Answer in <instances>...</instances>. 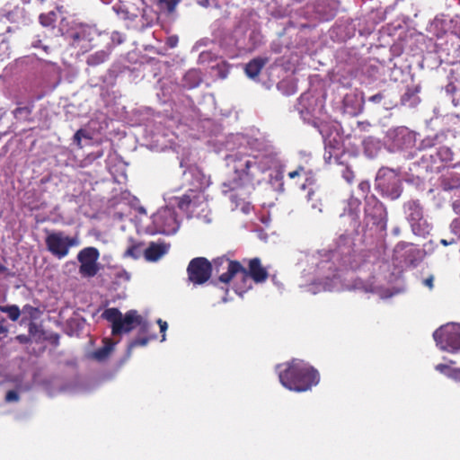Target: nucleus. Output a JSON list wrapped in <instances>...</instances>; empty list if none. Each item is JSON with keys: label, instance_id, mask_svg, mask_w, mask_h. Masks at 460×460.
<instances>
[{"label": "nucleus", "instance_id": "nucleus-1", "mask_svg": "<svg viewBox=\"0 0 460 460\" xmlns=\"http://www.w3.org/2000/svg\"><path fill=\"white\" fill-rule=\"evenodd\" d=\"M213 263L217 272H219L220 269H226V272L219 276V280L223 283H228L234 277L240 276L242 285L235 288L240 296L251 288V278L257 283L263 282L268 278V272L258 258L250 260L249 270L243 268L238 261H230L226 257L217 258Z\"/></svg>", "mask_w": 460, "mask_h": 460}, {"label": "nucleus", "instance_id": "nucleus-2", "mask_svg": "<svg viewBox=\"0 0 460 460\" xmlns=\"http://www.w3.org/2000/svg\"><path fill=\"white\" fill-rule=\"evenodd\" d=\"M278 368L281 385L291 391L305 392L319 382L318 372L300 359H293Z\"/></svg>", "mask_w": 460, "mask_h": 460}, {"label": "nucleus", "instance_id": "nucleus-3", "mask_svg": "<svg viewBox=\"0 0 460 460\" xmlns=\"http://www.w3.org/2000/svg\"><path fill=\"white\" fill-rule=\"evenodd\" d=\"M102 317L111 323L112 334L128 333L139 326L141 332H146L150 327L149 323L136 310H129L125 314L117 308H109L102 313Z\"/></svg>", "mask_w": 460, "mask_h": 460}, {"label": "nucleus", "instance_id": "nucleus-4", "mask_svg": "<svg viewBox=\"0 0 460 460\" xmlns=\"http://www.w3.org/2000/svg\"><path fill=\"white\" fill-rule=\"evenodd\" d=\"M45 243L48 251L61 260L68 255L72 247L80 245V238L77 234L69 236L63 231H47Z\"/></svg>", "mask_w": 460, "mask_h": 460}, {"label": "nucleus", "instance_id": "nucleus-5", "mask_svg": "<svg viewBox=\"0 0 460 460\" xmlns=\"http://www.w3.org/2000/svg\"><path fill=\"white\" fill-rule=\"evenodd\" d=\"M433 338L439 349L449 353L460 352V323H448L433 333Z\"/></svg>", "mask_w": 460, "mask_h": 460}, {"label": "nucleus", "instance_id": "nucleus-6", "mask_svg": "<svg viewBox=\"0 0 460 460\" xmlns=\"http://www.w3.org/2000/svg\"><path fill=\"white\" fill-rule=\"evenodd\" d=\"M376 185L384 195L391 199H396L401 195L400 180L393 170H379L376 178Z\"/></svg>", "mask_w": 460, "mask_h": 460}, {"label": "nucleus", "instance_id": "nucleus-7", "mask_svg": "<svg viewBox=\"0 0 460 460\" xmlns=\"http://www.w3.org/2000/svg\"><path fill=\"white\" fill-rule=\"evenodd\" d=\"M99 257L100 252L94 247H86L78 252L79 272L83 277L92 278L97 274Z\"/></svg>", "mask_w": 460, "mask_h": 460}, {"label": "nucleus", "instance_id": "nucleus-8", "mask_svg": "<svg viewBox=\"0 0 460 460\" xmlns=\"http://www.w3.org/2000/svg\"><path fill=\"white\" fill-rule=\"evenodd\" d=\"M211 268V263L203 257L191 260L187 269L189 279L198 285L205 283L210 278Z\"/></svg>", "mask_w": 460, "mask_h": 460}, {"label": "nucleus", "instance_id": "nucleus-9", "mask_svg": "<svg viewBox=\"0 0 460 460\" xmlns=\"http://www.w3.org/2000/svg\"><path fill=\"white\" fill-rule=\"evenodd\" d=\"M153 221L163 233L167 234L175 233L179 227L174 211L168 207L159 209L153 216Z\"/></svg>", "mask_w": 460, "mask_h": 460}, {"label": "nucleus", "instance_id": "nucleus-10", "mask_svg": "<svg viewBox=\"0 0 460 460\" xmlns=\"http://www.w3.org/2000/svg\"><path fill=\"white\" fill-rule=\"evenodd\" d=\"M396 260H403L406 263L416 266L424 258V251L414 247L411 243H400L394 248Z\"/></svg>", "mask_w": 460, "mask_h": 460}, {"label": "nucleus", "instance_id": "nucleus-11", "mask_svg": "<svg viewBox=\"0 0 460 460\" xmlns=\"http://www.w3.org/2000/svg\"><path fill=\"white\" fill-rule=\"evenodd\" d=\"M95 35L96 31L92 27L81 26L76 31L71 34L72 45L86 51Z\"/></svg>", "mask_w": 460, "mask_h": 460}, {"label": "nucleus", "instance_id": "nucleus-12", "mask_svg": "<svg viewBox=\"0 0 460 460\" xmlns=\"http://www.w3.org/2000/svg\"><path fill=\"white\" fill-rule=\"evenodd\" d=\"M256 164V161L242 155L227 156V165L231 167L239 177L248 173V170Z\"/></svg>", "mask_w": 460, "mask_h": 460}, {"label": "nucleus", "instance_id": "nucleus-13", "mask_svg": "<svg viewBox=\"0 0 460 460\" xmlns=\"http://www.w3.org/2000/svg\"><path fill=\"white\" fill-rule=\"evenodd\" d=\"M405 210L407 217L411 224V227L414 233L419 234L418 225L422 220V208L417 201H409L405 205Z\"/></svg>", "mask_w": 460, "mask_h": 460}, {"label": "nucleus", "instance_id": "nucleus-14", "mask_svg": "<svg viewBox=\"0 0 460 460\" xmlns=\"http://www.w3.org/2000/svg\"><path fill=\"white\" fill-rule=\"evenodd\" d=\"M169 250V245L164 243H152L145 251L147 261H155L164 256Z\"/></svg>", "mask_w": 460, "mask_h": 460}, {"label": "nucleus", "instance_id": "nucleus-15", "mask_svg": "<svg viewBox=\"0 0 460 460\" xmlns=\"http://www.w3.org/2000/svg\"><path fill=\"white\" fill-rule=\"evenodd\" d=\"M365 154L369 157L373 158L377 155L382 148L380 140L373 137H368L363 141Z\"/></svg>", "mask_w": 460, "mask_h": 460}, {"label": "nucleus", "instance_id": "nucleus-16", "mask_svg": "<svg viewBox=\"0 0 460 460\" xmlns=\"http://www.w3.org/2000/svg\"><path fill=\"white\" fill-rule=\"evenodd\" d=\"M103 342H104L103 347H102L101 349L95 350L94 352H93L91 354V357L93 358L96 359L97 361H102V360L106 359L115 346V343L110 340H104Z\"/></svg>", "mask_w": 460, "mask_h": 460}, {"label": "nucleus", "instance_id": "nucleus-17", "mask_svg": "<svg viewBox=\"0 0 460 460\" xmlns=\"http://www.w3.org/2000/svg\"><path fill=\"white\" fill-rule=\"evenodd\" d=\"M265 65V60L261 58H254L245 66V73L248 77L255 78Z\"/></svg>", "mask_w": 460, "mask_h": 460}, {"label": "nucleus", "instance_id": "nucleus-18", "mask_svg": "<svg viewBox=\"0 0 460 460\" xmlns=\"http://www.w3.org/2000/svg\"><path fill=\"white\" fill-rule=\"evenodd\" d=\"M183 81L186 87L194 88L198 86L201 81L200 74L197 70H190L185 74Z\"/></svg>", "mask_w": 460, "mask_h": 460}, {"label": "nucleus", "instance_id": "nucleus-19", "mask_svg": "<svg viewBox=\"0 0 460 460\" xmlns=\"http://www.w3.org/2000/svg\"><path fill=\"white\" fill-rule=\"evenodd\" d=\"M435 368L449 377L460 380V369L452 368L448 364H438Z\"/></svg>", "mask_w": 460, "mask_h": 460}, {"label": "nucleus", "instance_id": "nucleus-20", "mask_svg": "<svg viewBox=\"0 0 460 460\" xmlns=\"http://www.w3.org/2000/svg\"><path fill=\"white\" fill-rule=\"evenodd\" d=\"M109 57V52L105 50L97 51L87 58V64L90 66H98L103 63Z\"/></svg>", "mask_w": 460, "mask_h": 460}, {"label": "nucleus", "instance_id": "nucleus-21", "mask_svg": "<svg viewBox=\"0 0 460 460\" xmlns=\"http://www.w3.org/2000/svg\"><path fill=\"white\" fill-rule=\"evenodd\" d=\"M0 311L8 314L12 321H16L20 317V308L15 305H0Z\"/></svg>", "mask_w": 460, "mask_h": 460}, {"label": "nucleus", "instance_id": "nucleus-22", "mask_svg": "<svg viewBox=\"0 0 460 460\" xmlns=\"http://www.w3.org/2000/svg\"><path fill=\"white\" fill-rule=\"evenodd\" d=\"M56 20V14L53 12H50L47 14H40V22L43 26H50L54 23Z\"/></svg>", "mask_w": 460, "mask_h": 460}, {"label": "nucleus", "instance_id": "nucleus-23", "mask_svg": "<svg viewBox=\"0 0 460 460\" xmlns=\"http://www.w3.org/2000/svg\"><path fill=\"white\" fill-rule=\"evenodd\" d=\"M82 138H91L90 136L88 135V133L84 130V129H79L75 132V136H74V141L75 143L79 146V147H82V144H81V141H82Z\"/></svg>", "mask_w": 460, "mask_h": 460}, {"label": "nucleus", "instance_id": "nucleus-24", "mask_svg": "<svg viewBox=\"0 0 460 460\" xmlns=\"http://www.w3.org/2000/svg\"><path fill=\"white\" fill-rule=\"evenodd\" d=\"M180 0H160L161 4L170 13L173 12Z\"/></svg>", "mask_w": 460, "mask_h": 460}, {"label": "nucleus", "instance_id": "nucleus-25", "mask_svg": "<svg viewBox=\"0 0 460 460\" xmlns=\"http://www.w3.org/2000/svg\"><path fill=\"white\" fill-rule=\"evenodd\" d=\"M175 202L181 209H184L190 203V197L184 195L181 198H175Z\"/></svg>", "mask_w": 460, "mask_h": 460}, {"label": "nucleus", "instance_id": "nucleus-26", "mask_svg": "<svg viewBox=\"0 0 460 460\" xmlns=\"http://www.w3.org/2000/svg\"><path fill=\"white\" fill-rule=\"evenodd\" d=\"M147 342H148L147 338L136 339L130 343L129 349L135 348L137 346H146L147 344Z\"/></svg>", "mask_w": 460, "mask_h": 460}, {"label": "nucleus", "instance_id": "nucleus-27", "mask_svg": "<svg viewBox=\"0 0 460 460\" xmlns=\"http://www.w3.org/2000/svg\"><path fill=\"white\" fill-rule=\"evenodd\" d=\"M139 255L138 249L136 246L129 247L125 252V256L137 258Z\"/></svg>", "mask_w": 460, "mask_h": 460}, {"label": "nucleus", "instance_id": "nucleus-28", "mask_svg": "<svg viewBox=\"0 0 460 460\" xmlns=\"http://www.w3.org/2000/svg\"><path fill=\"white\" fill-rule=\"evenodd\" d=\"M157 323L159 324L160 332L163 333L162 341H165V332L167 330L168 324L166 322H164L161 319L157 320Z\"/></svg>", "mask_w": 460, "mask_h": 460}, {"label": "nucleus", "instance_id": "nucleus-29", "mask_svg": "<svg viewBox=\"0 0 460 460\" xmlns=\"http://www.w3.org/2000/svg\"><path fill=\"white\" fill-rule=\"evenodd\" d=\"M18 399H19V396L15 391H9L6 394L5 400L7 402H15V401H18Z\"/></svg>", "mask_w": 460, "mask_h": 460}, {"label": "nucleus", "instance_id": "nucleus-30", "mask_svg": "<svg viewBox=\"0 0 460 460\" xmlns=\"http://www.w3.org/2000/svg\"><path fill=\"white\" fill-rule=\"evenodd\" d=\"M166 44L170 48H175L178 44V37L177 36H170L166 40Z\"/></svg>", "mask_w": 460, "mask_h": 460}, {"label": "nucleus", "instance_id": "nucleus-31", "mask_svg": "<svg viewBox=\"0 0 460 460\" xmlns=\"http://www.w3.org/2000/svg\"><path fill=\"white\" fill-rule=\"evenodd\" d=\"M343 243L344 246H348L347 250H349L350 244H351V239L347 235H341L340 239V243Z\"/></svg>", "mask_w": 460, "mask_h": 460}, {"label": "nucleus", "instance_id": "nucleus-32", "mask_svg": "<svg viewBox=\"0 0 460 460\" xmlns=\"http://www.w3.org/2000/svg\"><path fill=\"white\" fill-rule=\"evenodd\" d=\"M358 187L363 193H367L369 190L370 185L367 181H362L359 183Z\"/></svg>", "mask_w": 460, "mask_h": 460}, {"label": "nucleus", "instance_id": "nucleus-33", "mask_svg": "<svg viewBox=\"0 0 460 460\" xmlns=\"http://www.w3.org/2000/svg\"><path fill=\"white\" fill-rule=\"evenodd\" d=\"M383 99V95L381 93H377L369 97V101L372 102H379Z\"/></svg>", "mask_w": 460, "mask_h": 460}, {"label": "nucleus", "instance_id": "nucleus-34", "mask_svg": "<svg viewBox=\"0 0 460 460\" xmlns=\"http://www.w3.org/2000/svg\"><path fill=\"white\" fill-rule=\"evenodd\" d=\"M304 169L302 167L298 168L297 170H295L293 172H290L288 173L289 178L294 179L295 177L298 176L300 174V172Z\"/></svg>", "mask_w": 460, "mask_h": 460}, {"label": "nucleus", "instance_id": "nucleus-35", "mask_svg": "<svg viewBox=\"0 0 460 460\" xmlns=\"http://www.w3.org/2000/svg\"><path fill=\"white\" fill-rule=\"evenodd\" d=\"M344 178L346 179V181L348 182H351L352 179H353V173L352 172L347 170L344 174H343Z\"/></svg>", "mask_w": 460, "mask_h": 460}, {"label": "nucleus", "instance_id": "nucleus-36", "mask_svg": "<svg viewBox=\"0 0 460 460\" xmlns=\"http://www.w3.org/2000/svg\"><path fill=\"white\" fill-rule=\"evenodd\" d=\"M433 280H434V279L431 276L424 280V285H426L427 287H429V288L431 289V288H433Z\"/></svg>", "mask_w": 460, "mask_h": 460}, {"label": "nucleus", "instance_id": "nucleus-37", "mask_svg": "<svg viewBox=\"0 0 460 460\" xmlns=\"http://www.w3.org/2000/svg\"><path fill=\"white\" fill-rule=\"evenodd\" d=\"M440 243L443 244V245H448V244H452L455 243V240L452 239L450 241H447L446 239H441Z\"/></svg>", "mask_w": 460, "mask_h": 460}, {"label": "nucleus", "instance_id": "nucleus-38", "mask_svg": "<svg viewBox=\"0 0 460 460\" xmlns=\"http://www.w3.org/2000/svg\"><path fill=\"white\" fill-rule=\"evenodd\" d=\"M332 287L328 285H323L320 290H331Z\"/></svg>", "mask_w": 460, "mask_h": 460}, {"label": "nucleus", "instance_id": "nucleus-39", "mask_svg": "<svg viewBox=\"0 0 460 460\" xmlns=\"http://www.w3.org/2000/svg\"><path fill=\"white\" fill-rule=\"evenodd\" d=\"M7 332V330H6V328H5V327H4V326H0V333H4V332Z\"/></svg>", "mask_w": 460, "mask_h": 460}, {"label": "nucleus", "instance_id": "nucleus-40", "mask_svg": "<svg viewBox=\"0 0 460 460\" xmlns=\"http://www.w3.org/2000/svg\"><path fill=\"white\" fill-rule=\"evenodd\" d=\"M453 226H454V227H456L457 226H460V220L454 221Z\"/></svg>", "mask_w": 460, "mask_h": 460}, {"label": "nucleus", "instance_id": "nucleus-41", "mask_svg": "<svg viewBox=\"0 0 460 460\" xmlns=\"http://www.w3.org/2000/svg\"><path fill=\"white\" fill-rule=\"evenodd\" d=\"M339 249H340L341 252H342V253L346 252L345 249H343L341 244H339Z\"/></svg>", "mask_w": 460, "mask_h": 460}, {"label": "nucleus", "instance_id": "nucleus-42", "mask_svg": "<svg viewBox=\"0 0 460 460\" xmlns=\"http://www.w3.org/2000/svg\"><path fill=\"white\" fill-rule=\"evenodd\" d=\"M21 111H22V110H21V109H18V110L16 111V112H17V113H18V112H21Z\"/></svg>", "mask_w": 460, "mask_h": 460}]
</instances>
